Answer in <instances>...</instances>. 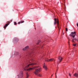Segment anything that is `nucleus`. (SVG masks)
Returning a JSON list of instances; mask_svg holds the SVG:
<instances>
[{
  "mask_svg": "<svg viewBox=\"0 0 78 78\" xmlns=\"http://www.w3.org/2000/svg\"><path fill=\"white\" fill-rule=\"evenodd\" d=\"M13 41H15L16 42H17V41H19V39H18L17 37H15L13 38Z\"/></svg>",
  "mask_w": 78,
  "mask_h": 78,
  "instance_id": "obj_7",
  "label": "nucleus"
},
{
  "mask_svg": "<svg viewBox=\"0 0 78 78\" xmlns=\"http://www.w3.org/2000/svg\"><path fill=\"white\" fill-rule=\"evenodd\" d=\"M44 66L43 67V68L44 69H45L46 70H47V69H48V68H47V66L46 65H45V63H44Z\"/></svg>",
  "mask_w": 78,
  "mask_h": 78,
  "instance_id": "obj_8",
  "label": "nucleus"
},
{
  "mask_svg": "<svg viewBox=\"0 0 78 78\" xmlns=\"http://www.w3.org/2000/svg\"><path fill=\"white\" fill-rule=\"evenodd\" d=\"M76 32L74 31V32H71L70 35V37H75V36H76V37H78V36L76 34Z\"/></svg>",
  "mask_w": 78,
  "mask_h": 78,
  "instance_id": "obj_3",
  "label": "nucleus"
},
{
  "mask_svg": "<svg viewBox=\"0 0 78 78\" xmlns=\"http://www.w3.org/2000/svg\"><path fill=\"white\" fill-rule=\"evenodd\" d=\"M73 39H72V42H75L74 41H77V39L76 38H75L74 37H73Z\"/></svg>",
  "mask_w": 78,
  "mask_h": 78,
  "instance_id": "obj_9",
  "label": "nucleus"
},
{
  "mask_svg": "<svg viewBox=\"0 0 78 78\" xmlns=\"http://www.w3.org/2000/svg\"><path fill=\"white\" fill-rule=\"evenodd\" d=\"M56 72H58V70H57L56 71Z\"/></svg>",
  "mask_w": 78,
  "mask_h": 78,
  "instance_id": "obj_24",
  "label": "nucleus"
},
{
  "mask_svg": "<svg viewBox=\"0 0 78 78\" xmlns=\"http://www.w3.org/2000/svg\"><path fill=\"white\" fill-rule=\"evenodd\" d=\"M53 76V75H52V76Z\"/></svg>",
  "mask_w": 78,
  "mask_h": 78,
  "instance_id": "obj_27",
  "label": "nucleus"
},
{
  "mask_svg": "<svg viewBox=\"0 0 78 78\" xmlns=\"http://www.w3.org/2000/svg\"><path fill=\"white\" fill-rule=\"evenodd\" d=\"M55 78H57V76H56V74H55Z\"/></svg>",
  "mask_w": 78,
  "mask_h": 78,
  "instance_id": "obj_21",
  "label": "nucleus"
},
{
  "mask_svg": "<svg viewBox=\"0 0 78 78\" xmlns=\"http://www.w3.org/2000/svg\"><path fill=\"white\" fill-rule=\"evenodd\" d=\"M28 48H29V46H27L23 49V51H25V50H26L27 49H28Z\"/></svg>",
  "mask_w": 78,
  "mask_h": 78,
  "instance_id": "obj_6",
  "label": "nucleus"
},
{
  "mask_svg": "<svg viewBox=\"0 0 78 78\" xmlns=\"http://www.w3.org/2000/svg\"><path fill=\"white\" fill-rule=\"evenodd\" d=\"M76 25L77 27H78V23H76Z\"/></svg>",
  "mask_w": 78,
  "mask_h": 78,
  "instance_id": "obj_23",
  "label": "nucleus"
},
{
  "mask_svg": "<svg viewBox=\"0 0 78 78\" xmlns=\"http://www.w3.org/2000/svg\"><path fill=\"white\" fill-rule=\"evenodd\" d=\"M23 22H24V21H21V22H20L19 23H18V24H20V23H23Z\"/></svg>",
  "mask_w": 78,
  "mask_h": 78,
  "instance_id": "obj_14",
  "label": "nucleus"
},
{
  "mask_svg": "<svg viewBox=\"0 0 78 78\" xmlns=\"http://www.w3.org/2000/svg\"><path fill=\"white\" fill-rule=\"evenodd\" d=\"M9 25V23H7L4 26V28H6V27H8V26Z\"/></svg>",
  "mask_w": 78,
  "mask_h": 78,
  "instance_id": "obj_10",
  "label": "nucleus"
},
{
  "mask_svg": "<svg viewBox=\"0 0 78 78\" xmlns=\"http://www.w3.org/2000/svg\"><path fill=\"white\" fill-rule=\"evenodd\" d=\"M45 61H46L47 62H49V59H48V58H47V59H45Z\"/></svg>",
  "mask_w": 78,
  "mask_h": 78,
  "instance_id": "obj_15",
  "label": "nucleus"
},
{
  "mask_svg": "<svg viewBox=\"0 0 78 78\" xmlns=\"http://www.w3.org/2000/svg\"><path fill=\"white\" fill-rule=\"evenodd\" d=\"M69 30H70V29H69Z\"/></svg>",
  "mask_w": 78,
  "mask_h": 78,
  "instance_id": "obj_26",
  "label": "nucleus"
},
{
  "mask_svg": "<svg viewBox=\"0 0 78 78\" xmlns=\"http://www.w3.org/2000/svg\"><path fill=\"white\" fill-rule=\"evenodd\" d=\"M54 25L56 24V18H55L54 19Z\"/></svg>",
  "mask_w": 78,
  "mask_h": 78,
  "instance_id": "obj_13",
  "label": "nucleus"
},
{
  "mask_svg": "<svg viewBox=\"0 0 78 78\" xmlns=\"http://www.w3.org/2000/svg\"><path fill=\"white\" fill-rule=\"evenodd\" d=\"M74 76L76 77H78V73H75L74 74Z\"/></svg>",
  "mask_w": 78,
  "mask_h": 78,
  "instance_id": "obj_12",
  "label": "nucleus"
},
{
  "mask_svg": "<svg viewBox=\"0 0 78 78\" xmlns=\"http://www.w3.org/2000/svg\"><path fill=\"white\" fill-rule=\"evenodd\" d=\"M14 23L15 25H17V23H16V22H14Z\"/></svg>",
  "mask_w": 78,
  "mask_h": 78,
  "instance_id": "obj_17",
  "label": "nucleus"
},
{
  "mask_svg": "<svg viewBox=\"0 0 78 78\" xmlns=\"http://www.w3.org/2000/svg\"><path fill=\"white\" fill-rule=\"evenodd\" d=\"M69 76H71V74H70V73H69Z\"/></svg>",
  "mask_w": 78,
  "mask_h": 78,
  "instance_id": "obj_22",
  "label": "nucleus"
},
{
  "mask_svg": "<svg viewBox=\"0 0 78 78\" xmlns=\"http://www.w3.org/2000/svg\"><path fill=\"white\" fill-rule=\"evenodd\" d=\"M31 9H34V8H31Z\"/></svg>",
  "mask_w": 78,
  "mask_h": 78,
  "instance_id": "obj_25",
  "label": "nucleus"
},
{
  "mask_svg": "<svg viewBox=\"0 0 78 78\" xmlns=\"http://www.w3.org/2000/svg\"><path fill=\"white\" fill-rule=\"evenodd\" d=\"M62 61V57L61 56H59L58 57V60L57 61V63H60L61 61Z\"/></svg>",
  "mask_w": 78,
  "mask_h": 78,
  "instance_id": "obj_5",
  "label": "nucleus"
},
{
  "mask_svg": "<svg viewBox=\"0 0 78 78\" xmlns=\"http://www.w3.org/2000/svg\"><path fill=\"white\" fill-rule=\"evenodd\" d=\"M58 65H59V63H58Z\"/></svg>",
  "mask_w": 78,
  "mask_h": 78,
  "instance_id": "obj_28",
  "label": "nucleus"
},
{
  "mask_svg": "<svg viewBox=\"0 0 78 78\" xmlns=\"http://www.w3.org/2000/svg\"><path fill=\"white\" fill-rule=\"evenodd\" d=\"M34 65V64L33 63L29 64L28 65H27L26 66L23 68L24 70V71H30V70H33V69H36V68H37V67H34L33 68H29L27 69V68H28V67L30 66H33Z\"/></svg>",
  "mask_w": 78,
  "mask_h": 78,
  "instance_id": "obj_1",
  "label": "nucleus"
},
{
  "mask_svg": "<svg viewBox=\"0 0 78 78\" xmlns=\"http://www.w3.org/2000/svg\"><path fill=\"white\" fill-rule=\"evenodd\" d=\"M23 71H21L19 75H17L18 78H22L23 77Z\"/></svg>",
  "mask_w": 78,
  "mask_h": 78,
  "instance_id": "obj_4",
  "label": "nucleus"
},
{
  "mask_svg": "<svg viewBox=\"0 0 78 78\" xmlns=\"http://www.w3.org/2000/svg\"><path fill=\"white\" fill-rule=\"evenodd\" d=\"M56 22L58 25L59 24V22L58 21L57 22Z\"/></svg>",
  "mask_w": 78,
  "mask_h": 78,
  "instance_id": "obj_18",
  "label": "nucleus"
},
{
  "mask_svg": "<svg viewBox=\"0 0 78 78\" xmlns=\"http://www.w3.org/2000/svg\"><path fill=\"white\" fill-rule=\"evenodd\" d=\"M41 68L38 69H36V71L34 72V74H35L36 75H37V76H41V74L38 73V72H41Z\"/></svg>",
  "mask_w": 78,
  "mask_h": 78,
  "instance_id": "obj_2",
  "label": "nucleus"
},
{
  "mask_svg": "<svg viewBox=\"0 0 78 78\" xmlns=\"http://www.w3.org/2000/svg\"><path fill=\"white\" fill-rule=\"evenodd\" d=\"M55 61V59L53 58H51L49 59V61Z\"/></svg>",
  "mask_w": 78,
  "mask_h": 78,
  "instance_id": "obj_11",
  "label": "nucleus"
},
{
  "mask_svg": "<svg viewBox=\"0 0 78 78\" xmlns=\"http://www.w3.org/2000/svg\"><path fill=\"white\" fill-rule=\"evenodd\" d=\"M66 31H68V29L67 28H66Z\"/></svg>",
  "mask_w": 78,
  "mask_h": 78,
  "instance_id": "obj_19",
  "label": "nucleus"
},
{
  "mask_svg": "<svg viewBox=\"0 0 78 78\" xmlns=\"http://www.w3.org/2000/svg\"><path fill=\"white\" fill-rule=\"evenodd\" d=\"M76 44H73V45L75 47L76 45Z\"/></svg>",
  "mask_w": 78,
  "mask_h": 78,
  "instance_id": "obj_20",
  "label": "nucleus"
},
{
  "mask_svg": "<svg viewBox=\"0 0 78 78\" xmlns=\"http://www.w3.org/2000/svg\"><path fill=\"white\" fill-rule=\"evenodd\" d=\"M41 42V41H40V40H38V42L37 43V44H39V42Z\"/></svg>",
  "mask_w": 78,
  "mask_h": 78,
  "instance_id": "obj_16",
  "label": "nucleus"
}]
</instances>
